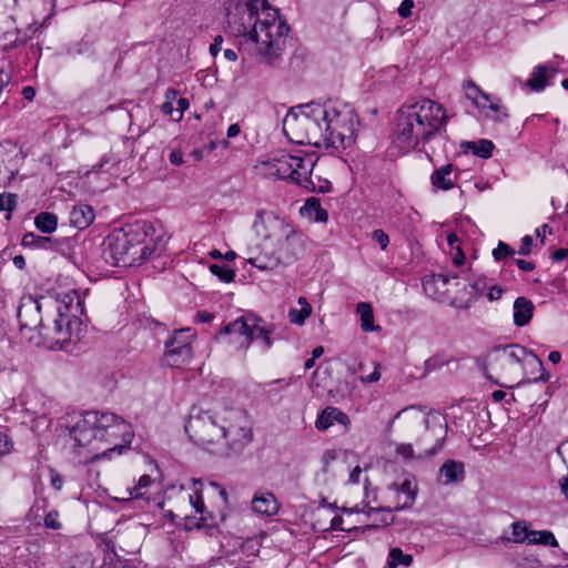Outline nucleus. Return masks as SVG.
<instances>
[{
  "mask_svg": "<svg viewBox=\"0 0 568 568\" xmlns=\"http://www.w3.org/2000/svg\"><path fill=\"white\" fill-rule=\"evenodd\" d=\"M79 449H85L87 463L111 458L128 449L132 439L131 425L122 417L109 412H87L70 429Z\"/></svg>",
  "mask_w": 568,
  "mask_h": 568,
  "instance_id": "obj_1",
  "label": "nucleus"
},
{
  "mask_svg": "<svg viewBox=\"0 0 568 568\" xmlns=\"http://www.w3.org/2000/svg\"><path fill=\"white\" fill-rule=\"evenodd\" d=\"M447 122L446 110L433 100L405 104L395 116L394 144L403 152L415 150L420 143L446 133Z\"/></svg>",
  "mask_w": 568,
  "mask_h": 568,
  "instance_id": "obj_2",
  "label": "nucleus"
},
{
  "mask_svg": "<svg viewBox=\"0 0 568 568\" xmlns=\"http://www.w3.org/2000/svg\"><path fill=\"white\" fill-rule=\"evenodd\" d=\"M483 369L488 379L504 388L547 382L550 378L542 362L519 345L494 349L488 354Z\"/></svg>",
  "mask_w": 568,
  "mask_h": 568,
  "instance_id": "obj_3",
  "label": "nucleus"
},
{
  "mask_svg": "<svg viewBox=\"0 0 568 568\" xmlns=\"http://www.w3.org/2000/svg\"><path fill=\"white\" fill-rule=\"evenodd\" d=\"M396 420H399L406 435H416L415 444L420 450L418 459L434 456L442 449L447 435V424L439 413H425L418 406H408L396 413L390 425Z\"/></svg>",
  "mask_w": 568,
  "mask_h": 568,
  "instance_id": "obj_4",
  "label": "nucleus"
},
{
  "mask_svg": "<svg viewBox=\"0 0 568 568\" xmlns=\"http://www.w3.org/2000/svg\"><path fill=\"white\" fill-rule=\"evenodd\" d=\"M251 7L253 41L263 61L271 65L282 54L290 27L266 0H251Z\"/></svg>",
  "mask_w": 568,
  "mask_h": 568,
  "instance_id": "obj_5",
  "label": "nucleus"
},
{
  "mask_svg": "<svg viewBox=\"0 0 568 568\" xmlns=\"http://www.w3.org/2000/svg\"><path fill=\"white\" fill-rule=\"evenodd\" d=\"M144 225H130L114 230L104 241L103 256L116 266H132L142 263L153 253L146 244Z\"/></svg>",
  "mask_w": 568,
  "mask_h": 568,
  "instance_id": "obj_6",
  "label": "nucleus"
},
{
  "mask_svg": "<svg viewBox=\"0 0 568 568\" xmlns=\"http://www.w3.org/2000/svg\"><path fill=\"white\" fill-rule=\"evenodd\" d=\"M325 105L324 144L336 150L346 149L355 143V124L357 118L354 111L347 105L337 108L332 104Z\"/></svg>",
  "mask_w": 568,
  "mask_h": 568,
  "instance_id": "obj_7",
  "label": "nucleus"
},
{
  "mask_svg": "<svg viewBox=\"0 0 568 568\" xmlns=\"http://www.w3.org/2000/svg\"><path fill=\"white\" fill-rule=\"evenodd\" d=\"M316 159L313 153L298 151L295 154L283 153L265 163L267 174L281 180H290L310 189L311 174Z\"/></svg>",
  "mask_w": 568,
  "mask_h": 568,
  "instance_id": "obj_8",
  "label": "nucleus"
},
{
  "mask_svg": "<svg viewBox=\"0 0 568 568\" xmlns=\"http://www.w3.org/2000/svg\"><path fill=\"white\" fill-rule=\"evenodd\" d=\"M221 443L234 453L242 452L253 440L252 422L247 413L239 408L220 412Z\"/></svg>",
  "mask_w": 568,
  "mask_h": 568,
  "instance_id": "obj_9",
  "label": "nucleus"
},
{
  "mask_svg": "<svg viewBox=\"0 0 568 568\" xmlns=\"http://www.w3.org/2000/svg\"><path fill=\"white\" fill-rule=\"evenodd\" d=\"M184 428L190 439L204 448L221 444L220 413L193 409Z\"/></svg>",
  "mask_w": 568,
  "mask_h": 568,
  "instance_id": "obj_10",
  "label": "nucleus"
},
{
  "mask_svg": "<svg viewBox=\"0 0 568 568\" xmlns=\"http://www.w3.org/2000/svg\"><path fill=\"white\" fill-rule=\"evenodd\" d=\"M277 234L267 235L266 243L270 244L280 264L288 265L298 260L305 251L303 236L290 224L280 220L276 223Z\"/></svg>",
  "mask_w": 568,
  "mask_h": 568,
  "instance_id": "obj_11",
  "label": "nucleus"
},
{
  "mask_svg": "<svg viewBox=\"0 0 568 568\" xmlns=\"http://www.w3.org/2000/svg\"><path fill=\"white\" fill-rule=\"evenodd\" d=\"M455 280L457 275L433 274L423 281V288L426 294L440 303H447L456 308H468L469 300L453 294V290L458 293L460 286V283Z\"/></svg>",
  "mask_w": 568,
  "mask_h": 568,
  "instance_id": "obj_12",
  "label": "nucleus"
},
{
  "mask_svg": "<svg viewBox=\"0 0 568 568\" xmlns=\"http://www.w3.org/2000/svg\"><path fill=\"white\" fill-rule=\"evenodd\" d=\"M261 322H263L262 318L254 314H246L223 326L220 331V335H242L245 337L247 346L251 345L253 341L261 339L263 349L267 351L273 346V339L271 338L273 328L271 326L261 325Z\"/></svg>",
  "mask_w": 568,
  "mask_h": 568,
  "instance_id": "obj_13",
  "label": "nucleus"
},
{
  "mask_svg": "<svg viewBox=\"0 0 568 568\" xmlns=\"http://www.w3.org/2000/svg\"><path fill=\"white\" fill-rule=\"evenodd\" d=\"M65 298H68L69 302H59L57 306V317L50 324L44 323V325H42V332H40L43 338L60 346L71 342L73 325L80 326L78 317L74 314H69V303L73 302V297L67 295Z\"/></svg>",
  "mask_w": 568,
  "mask_h": 568,
  "instance_id": "obj_14",
  "label": "nucleus"
},
{
  "mask_svg": "<svg viewBox=\"0 0 568 568\" xmlns=\"http://www.w3.org/2000/svg\"><path fill=\"white\" fill-rule=\"evenodd\" d=\"M227 32L234 37L253 40V16L251 0H223Z\"/></svg>",
  "mask_w": 568,
  "mask_h": 568,
  "instance_id": "obj_15",
  "label": "nucleus"
},
{
  "mask_svg": "<svg viewBox=\"0 0 568 568\" xmlns=\"http://www.w3.org/2000/svg\"><path fill=\"white\" fill-rule=\"evenodd\" d=\"M195 332L187 327L174 331L165 342L164 362L168 366L181 368L190 364L193 358L192 342Z\"/></svg>",
  "mask_w": 568,
  "mask_h": 568,
  "instance_id": "obj_16",
  "label": "nucleus"
},
{
  "mask_svg": "<svg viewBox=\"0 0 568 568\" xmlns=\"http://www.w3.org/2000/svg\"><path fill=\"white\" fill-rule=\"evenodd\" d=\"M305 111V144H324L325 105L311 103L304 105Z\"/></svg>",
  "mask_w": 568,
  "mask_h": 568,
  "instance_id": "obj_17",
  "label": "nucleus"
},
{
  "mask_svg": "<svg viewBox=\"0 0 568 568\" xmlns=\"http://www.w3.org/2000/svg\"><path fill=\"white\" fill-rule=\"evenodd\" d=\"M20 331L39 329L42 332L44 325L41 317V304L32 295H26L21 298L17 313Z\"/></svg>",
  "mask_w": 568,
  "mask_h": 568,
  "instance_id": "obj_18",
  "label": "nucleus"
},
{
  "mask_svg": "<svg viewBox=\"0 0 568 568\" xmlns=\"http://www.w3.org/2000/svg\"><path fill=\"white\" fill-rule=\"evenodd\" d=\"M283 132L292 141L305 144V111L304 105L298 111L291 110L283 120Z\"/></svg>",
  "mask_w": 568,
  "mask_h": 568,
  "instance_id": "obj_19",
  "label": "nucleus"
},
{
  "mask_svg": "<svg viewBox=\"0 0 568 568\" xmlns=\"http://www.w3.org/2000/svg\"><path fill=\"white\" fill-rule=\"evenodd\" d=\"M465 479L464 463L455 459H447L439 468V480L444 485L460 483Z\"/></svg>",
  "mask_w": 568,
  "mask_h": 568,
  "instance_id": "obj_20",
  "label": "nucleus"
},
{
  "mask_svg": "<svg viewBox=\"0 0 568 568\" xmlns=\"http://www.w3.org/2000/svg\"><path fill=\"white\" fill-rule=\"evenodd\" d=\"M247 263L260 270H273L280 265L277 254L273 247L264 241L262 251L254 256L246 258Z\"/></svg>",
  "mask_w": 568,
  "mask_h": 568,
  "instance_id": "obj_21",
  "label": "nucleus"
},
{
  "mask_svg": "<svg viewBox=\"0 0 568 568\" xmlns=\"http://www.w3.org/2000/svg\"><path fill=\"white\" fill-rule=\"evenodd\" d=\"M335 423L347 426L351 422L345 413L336 407L328 406L318 415L315 425L317 429L325 430L333 426Z\"/></svg>",
  "mask_w": 568,
  "mask_h": 568,
  "instance_id": "obj_22",
  "label": "nucleus"
},
{
  "mask_svg": "<svg viewBox=\"0 0 568 568\" xmlns=\"http://www.w3.org/2000/svg\"><path fill=\"white\" fill-rule=\"evenodd\" d=\"M557 69L552 67L545 64L537 65L531 72L530 78L527 80L526 85L529 87L532 91H542L548 84V80L554 78Z\"/></svg>",
  "mask_w": 568,
  "mask_h": 568,
  "instance_id": "obj_23",
  "label": "nucleus"
},
{
  "mask_svg": "<svg viewBox=\"0 0 568 568\" xmlns=\"http://www.w3.org/2000/svg\"><path fill=\"white\" fill-rule=\"evenodd\" d=\"M94 220V211L88 204L74 205L70 212V223L78 230L88 229Z\"/></svg>",
  "mask_w": 568,
  "mask_h": 568,
  "instance_id": "obj_24",
  "label": "nucleus"
},
{
  "mask_svg": "<svg viewBox=\"0 0 568 568\" xmlns=\"http://www.w3.org/2000/svg\"><path fill=\"white\" fill-rule=\"evenodd\" d=\"M252 509L265 516L276 515L278 511L277 500L271 493L256 494L252 499Z\"/></svg>",
  "mask_w": 568,
  "mask_h": 568,
  "instance_id": "obj_25",
  "label": "nucleus"
},
{
  "mask_svg": "<svg viewBox=\"0 0 568 568\" xmlns=\"http://www.w3.org/2000/svg\"><path fill=\"white\" fill-rule=\"evenodd\" d=\"M534 308V304L530 300L523 296L517 297L514 302L515 325L520 327L527 325L532 317Z\"/></svg>",
  "mask_w": 568,
  "mask_h": 568,
  "instance_id": "obj_26",
  "label": "nucleus"
},
{
  "mask_svg": "<svg viewBox=\"0 0 568 568\" xmlns=\"http://www.w3.org/2000/svg\"><path fill=\"white\" fill-rule=\"evenodd\" d=\"M453 169V164H446L435 170L430 178L433 186L444 191L452 190L455 185L450 178Z\"/></svg>",
  "mask_w": 568,
  "mask_h": 568,
  "instance_id": "obj_27",
  "label": "nucleus"
},
{
  "mask_svg": "<svg viewBox=\"0 0 568 568\" xmlns=\"http://www.w3.org/2000/svg\"><path fill=\"white\" fill-rule=\"evenodd\" d=\"M462 148L465 151H471L473 154L481 159H489L494 151V143L487 139H480L479 141H466L462 143Z\"/></svg>",
  "mask_w": 568,
  "mask_h": 568,
  "instance_id": "obj_28",
  "label": "nucleus"
},
{
  "mask_svg": "<svg viewBox=\"0 0 568 568\" xmlns=\"http://www.w3.org/2000/svg\"><path fill=\"white\" fill-rule=\"evenodd\" d=\"M465 95L477 108H486L490 101L489 95L484 93L471 80H467L463 84Z\"/></svg>",
  "mask_w": 568,
  "mask_h": 568,
  "instance_id": "obj_29",
  "label": "nucleus"
},
{
  "mask_svg": "<svg viewBox=\"0 0 568 568\" xmlns=\"http://www.w3.org/2000/svg\"><path fill=\"white\" fill-rule=\"evenodd\" d=\"M22 245L31 248L54 250L57 241L48 236H41L29 232L23 235Z\"/></svg>",
  "mask_w": 568,
  "mask_h": 568,
  "instance_id": "obj_30",
  "label": "nucleus"
},
{
  "mask_svg": "<svg viewBox=\"0 0 568 568\" xmlns=\"http://www.w3.org/2000/svg\"><path fill=\"white\" fill-rule=\"evenodd\" d=\"M356 312L361 316V328L364 332L379 331V326L374 325L373 307L369 303L361 302L356 306Z\"/></svg>",
  "mask_w": 568,
  "mask_h": 568,
  "instance_id": "obj_31",
  "label": "nucleus"
},
{
  "mask_svg": "<svg viewBox=\"0 0 568 568\" xmlns=\"http://www.w3.org/2000/svg\"><path fill=\"white\" fill-rule=\"evenodd\" d=\"M297 303L301 308H291L288 312V318L293 324L303 325L305 320L312 314V306L304 296L298 297Z\"/></svg>",
  "mask_w": 568,
  "mask_h": 568,
  "instance_id": "obj_32",
  "label": "nucleus"
},
{
  "mask_svg": "<svg viewBox=\"0 0 568 568\" xmlns=\"http://www.w3.org/2000/svg\"><path fill=\"white\" fill-rule=\"evenodd\" d=\"M36 227L42 233H52L57 230L58 217L50 212H41L34 219Z\"/></svg>",
  "mask_w": 568,
  "mask_h": 568,
  "instance_id": "obj_33",
  "label": "nucleus"
},
{
  "mask_svg": "<svg viewBox=\"0 0 568 568\" xmlns=\"http://www.w3.org/2000/svg\"><path fill=\"white\" fill-rule=\"evenodd\" d=\"M529 535L528 545L558 546L555 535L549 530H531Z\"/></svg>",
  "mask_w": 568,
  "mask_h": 568,
  "instance_id": "obj_34",
  "label": "nucleus"
},
{
  "mask_svg": "<svg viewBox=\"0 0 568 568\" xmlns=\"http://www.w3.org/2000/svg\"><path fill=\"white\" fill-rule=\"evenodd\" d=\"M310 216H313L316 222H326L328 220V212L321 206L317 197L307 199L304 205Z\"/></svg>",
  "mask_w": 568,
  "mask_h": 568,
  "instance_id": "obj_35",
  "label": "nucleus"
},
{
  "mask_svg": "<svg viewBox=\"0 0 568 568\" xmlns=\"http://www.w3.org/2000/svg\"><path fill=\"white\" fill-rule=\"evenodd\" d=\"M413 562V556L408 554H404L403 550L398 547H394L389 550L388 555V566L390 568H395L399 565L410 566Z\"/></svg>",
  "mask_w": 568,
  "mask_h": 568,
  "instance_id": "obj_36",
  "label": "nucleus"
},
{
  "mask_svg": "<svg viewBox=\"0 0 568 568\" xmlns=\"http://www.w3.org/2000/svg\"><path fill=\"white\" fill-rule=\"evenodd\" d=\"M511 528H513L514 542L528 545V540L530 539L529 534H530L531 529H529L527 527L526 521H524V520L515 521V523H513Z\"/></svg>",
  "mask_w": 568,
  "mask_h": 568,
  "instance_id": "obj_37",
  "label": "nucleus"
},
{
  "mask_svg": "<svg viewBox=\"0 0 568 568\" xmlns=\"http://www.w3.org/2000/svg\"><path fill=\"white\" fill-rule=\"evenodd\" d=\"M398 491L405 496V500L403 501L400 508L412 506L416 498V485H414L412 480L405 479L402 483Z\"/></svg>",
  "mask_w": 568,
  "mask_h": 568,
  "instance_id": "obj_38",
  "label": "nucleus"
},
{
  "mask_svg": "<svg viewBox=\"0 0 568 568\" xmlns=\"http://www.w3.org/2000/svg\"><path fill=\"white\" fill-rule=\"evenodd\" d=\"M484 290V285L480 284V281H475L469 286L462 285L459 286L458 295L459 297H464L466 300H469V305L473 303L474 297L478 294H480Z\"/></svg>",
  "mask_w": 568,
  "mask_h": 568,
  "instance_id": "obj_39",
  "label": "nucleus"
},
{
  "mask_svg": "<svg viewBox=\"0 0 568 568\" xmlns=\"http://www.w3.org/2000/svg\"><path fill=\"white\" fill-rule=\"evenodd\" d=\"M210 271L224 283H230L235 277V271L226 265L212 264Z\"/></svg>",
  "mask_w": 568,
  "mask_h": 568,
  "instance_id": "obj_40",
  "label": "nucleus"
},
{
  "mask_svg": "<svg viewBox=\"0 0 568 568\" xmlns=\"http://www.w3.org/2000/svg\"><path fill=\"white\" fill-rule=\"evenodd\" d=\"M486 108L490 111V113H486V116L495 122H504L508 118L506 109L498 103L489 101Z\"/></svg>",
  "mask_w": 568,
  "mask_h": 568,
  "instance_id": "obj_41",
  "label": "nucleus"
},
{
  "mask_svg": "<svg viewBox=\"0 0 568 568\" xmlns=\"http://www.w3.org/2000/svg\"><path fill=\"white\" fill-rule=\"evenodd\" d=\"M17 205V195L12 193L0 194V212H7V220L11 217V213Z\"/></svg>",
  "mask_w": 568,
  "mask_h": 568,
  "instance_id": "obj_42",
  "label": "nucleus"
},
{
  "mask_svg": "<svg viewBox=\"0 0 568 568\" xmlns=\"http://www.w3.org/2000/svg\"><path fill=\"white\" fill-rule=\"evenodd\" d=\"M515 254V250L510 247L507 243L499 241L496 248L493 251V256L495 261L499 262L505 257L513 256Z\"/></svg>",
  "mask_w": 568,
  "mask_h": 568,
  "instance_id": "obj_43",
  "label": "nucleus"
},
{
  "mask_svg": "<svg viewBox=\"0 0 568 568\" xmlns=\"http://www.w3.org/2000/svg\"><path fill=\"white\" fill-rule=\"evenodd\" d=\"M44 526L53 530H58L61 528V523L59 521V513L57 510L49 511L45 515Z\"/></svg>",
  "mask_w": 568,
  "mask_h": 568,
  "instance_id": "obj_44",
  "label": "nucleus"
},
{
  "mask_svg": "<svg viewBox=\"0 0 568 568\" xmlns=\"http://www.w3.org/2000/svg\"><path fill=\"white\" fill-rule=\"evenodd\" d=\"M396 453L407 460L418 458V454L415 455L412 444H399L396 447Z\"/></svg>",
  "mask_w": 568,
  "mask_h": 568,
  "instance_id": "obj_45",
  "label": "nucleus"
},
{
  "mask_svg": "<svg viewBox=\"0 0 568 568\" xmlns=\"http://www.w3.org/2000/svg\"><path fill=\"white\" fill-rule=\"evenodd\" d=\"M372 239L378 243L383 251L386 250L389 244V236L383 230H375L372 233Z\"/></svg>",
  "mask_w": 568,
  "mask_h": 568,
  "instance_id": "obj_46",
  "label": "nucleus"
},
{
  "mask_svg": "<svg viewBox=\"0 0 568 568\" xmlns=\"http://www.w3.org/2000/svg\"><path fill=\"white\" fill-rule=\"evenodd\" d=\"M12 179V172L4 165L3 152L0 150V185L6 184Z\"/></svg>",
  "mask_w": 568,
  "mask_h": 568,
  "instance_id": "obj_47",
  "label": "nucleus"
},
{
  "mask_svg": "<svg viewBox=\"0 0 568 568\" xmlns=\"http://www.w3.org/2000/svg\"><path fill=\"white\" fill-rule=\"evenodd\" d=\"M414 8V1L413 0H404L399 8H398V14L402 18H408L412 16V9Z\"/></svg>",
  "mask_w": 568,
  "mask_h": 568,
  "instance_id": "obj_48",
  "label": "nucleus"
},
{
  "mask_svg": "<svg viewBox=\"0 0 568 568\" xmlns=\"http://www.w3.org/2000/svg\"><path fill=\"white\" fill-rule=\"evenodd\" d=\"M12 448V442L8 435L0 432V456L10 453Z\"/></svg>",
  "mask_w": 568,
  "mask_h": 568,
  "instance_id": "obj_49",
  "label": "nucleus"
},
{
  "mask_svg": "<svg viewBox=\"0 0 568 568\" xmlns=\"http://www.w3.org/2000/svg\"><path fill=\"white\" fill-rule=\"evenodd\" d=\"M379 378H381L379 364L374 363V371L368 375L362 376L361 381L363 383H375V382L379 381Z\"/></svg>",
  "mask_w": 568,
  "mask_h": 568,
  "instance_id": "obj_50",
  "label": "nucleus"
},
{
  "mask_svg": "<svg viewBox=\"0 0 568 568\" xmlns=\"http://www.w3.org/2000/svg\"><path fill=\"white\" fill-rule=\"evenodd\" d=\"M50 481H51V486L55 489V490H61L62 489V486H63V478L62 476L55 471L54 469H51L50 470Z\"/></svg>",
  "mask_w": 568,
  "mask_h": 568,
  "instance_id": "obj_51",
  "label": "nucleus"
},
{
  "mask_svg": "<svg viewBox=\"0 0 568 568\" xmlns=\"http://www.w3.org/2000/svg\"><path fill=\"white\" fill-rule=\"evenodd\" d=\"M532 245V237L530 235H525L521 240V246L518 251L520 255H528L530 253Z\"/></svg>",
  "mask_w": 568,
  "mask_h": 568,
  "instance_id": "obj_52",
  "label": "nucleus"
},
{
  "mask_svg": "<svg viewBox=\"0 0 568 568\" xmlns=\"http://www.w3.org/2000/svg\"><path fill=\"white\" fill-rule=\"evenodd\" d=\"M503 294L504 290L500 286L491 285L488 288L487 297L489 301H498L499 298H501Z\"/></svg>",
  "mask_w": 568,
  "mask_h": 568,
  "instance_id": "obj_53",
  "label": "nucleus"
},
{
  "mask_svg": "<svg viewBox=\"0 0 568 568\" xmlns=\"http://www.w3.org/2000/svg\"><path fill=\"white\" fill-rule=\"evenodd\" d=\"M190 503L193 505L196 513H203L204 501L199 493H196L195 497L190 495Z\"/></svg>",
  "mask_w": 568,
  "mask_h": 568,
  "instance_id": "obj_54",
  "label": "nucleus"
},
{
  "mask_svg": "<svg viewBox=\"0 0 568 568\" xmlns=\"http://www.w3.org/2000/svg\"><path fill=\"white\" fill-rule=\"evenodd\" d=\"M515 263L517 267L524 272H531L535 270V264L532 262L518 258L515 261Z\"/></svg>",
  "mask_w": 568,
  "mask_h": 568,
  "instance_id": "obj_55",
  "label": "nucleus"
},
{
  "mask_svg": "<svg viewBox=\"0 0 568 568\" xmlns=\"http://www.w3.org/2000/svg\"><path fill=\"white\" fill-rule=\"evenodd\" d=\"M223 43V38L222 36H216L214 38V41L213 43L210 45V53L213 55V57H216V54L221 51V45Z\"/></svg>",
  "mask_w": 568,
  "mask_h": 568,
  "instance_id": "obj_56",
  "label": "nucleus"
},
{
  "mask_svg": "<svg viewBox=\"0 0 568 568\" xmlns=\"http://www.w3.org/2000/svg\"><path fill=\"white\" fill-rule=\"evenodd\" d=\"M312 186L313 191L320 192V193H327L332 190V183L327 180L321 182V184L316 187L314 183L310 184V187Z\"/></svg>",
  "mask_w": 568,
  "mask_h": 568,
  "instance_id": "obj_57",
  "label": "nucleus"
},
{
  "mask_svg": "<svg viewBox=\"0 0 568 568\" xmlns=\"http://www.w3.org/2000/svg\"><path fill=\"white\" fill-rule=\"evenodd\" d=\"M169 160L174 165H181L183 163V153L180 150H172Z\"/></svg>",
  "mask_w": 568,
  "mask_h": 568,
  "instance_id": "obj_58",
  "label": "nucleus"
},
{
  "mask_svg": "<svg viewBox=\"0 0 568 568\" xmlns=\"http://www.w3.org/2000/svg\"><path fill=\"white\" fill-rule=\"evenodd\" d=\"M190 106V102L186 98H180L178 100V111H179V116H178V121H180L183 116V113L185 110H187Z\"/></svg>",
  "mask_w": 568,
  "mask_h": 568,
  "instance_id": "obj_59",
  "label": "nucleus"
},
{
  "mask_svg": "<svg viewBox=\"0 0 568 568\" xmlns=\"http://www.w3.org/2000/svg\"><path fill=\"white\" fill-rule=\"evenodd\" d=\"M465 262V254L460 246H456V253L453 257V263L455 266H462Z\"/></svg>",
  "mask_w": 568,
  "mask_h": 568,
  "instance_id": "obj_60",
  "label": "nucleus"
},
{
  "mask_svg": "<svg viewBox=\"0 0 568 568\" xmlns=\"http://www.w3.org/2000/svg\"><path fill=\"white\" fill-rule=\"evenodd\" d=\"M150 483H151V478H150V476H149V475H143V476H141V477H140V479H139L138 486H136V487H134V490H135V495H134V496H135V497H139V496L141 495V494L139 493V490H140L141 488H143V487L149 486V485H150Z\"/></svg>",
  "mask_w": 568,
  "mask_h": 568,
  "instance_id": "obj_61",
  "label": "nucleus"
},
{
  "mask_svg": "<svg viewBox=\"0 0 568 568\" xmlns=\"http://www.w3.org/2000/svg\"><path fill=\"white\" fill-rule=\"evenodd\" d=\"M568 258V248H559L552 253V260L555 262H561Z\"/></svg>",
  "mask_w": 568,
  "mask_h": 568,
  "instance_id": "obj_62",
  "label": "nucleus"
},
{
  "mask_svg": "<svg viewBox=\"0 0 568 568\" xmlns=\"http://www.w3.org/2000/svg\"><path fill=\"white\" fill-rule=\"evenodd\" d=\"M213 320V314L207 311H200L196 313V321L201 323H209Z\"/></svg>",
  "mask_w": 568,
  "mask_h": 568,
  "instance_id": "obj_63",
  "label": "nucleus"
},
{
  "mask_svg": "<svg viewBox=\"0 0 568 568\" xmlns=\"http://www.w3.org/2000/svg\"><path fill=\"white\" fill-rule=\"evenodd\" d=\"M561 493L568 498V475L559 480Z\"/></svg>",
  "mask_w": 568,
  "mask_h": 568,
  "instance_id": "obj_64",
  "label": "nucleus"
}]
</instances>
